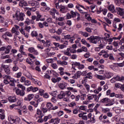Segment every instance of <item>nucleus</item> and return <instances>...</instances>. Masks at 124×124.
Here are the masks:
<instances>
[{"label": "nucleus", "instance_id": "obj_33", "mask_svg": "<svg viewBox=\"0 0 124 124\" xmlns=\"http://www.w3.org/2000/svg\"><path fill=\"white\" fill-rule=\"evenodd\" d=\"M53 106V105L51 102H48L46 104V107L49 110H52Z\"/></svg>", "mask_w": 124, "mask_h": 124}, {"label": "nucleus", "instance_id": "obj_59", "mask_svg": "<svg viewBox=\"0 0 124 124\" xmlns=\"http://www.w3.org/2000/svg\"><path fill=\"white\" fill-rule=\"evenodd\" d=\"M18 69H19V67H18V66H17V65H15L12 68L13 71H17V70H18Z\"/></svg>", "mask_w": 124, "mask_h": 124}, {"label": "nucleus", "instance_id": "obj_46", "mask_svg": "<svg viewBox=\"0 0 124 124\" xmlns=\"http://www.w3.org/2000/svg\"><path fill=\"white\" fill-rule=\"evenodd\" d=\"M22 100H18L17 101V102L15 104L16 105V106H21L22 105Z\"/></svg>", "mask_w": 124, "mask_h": 124}, {"label": "nucleus", "instance_id": "obj_35", "mask_svg": "<svg viewBox=\"0 0 124 124\" xmlns=\"http://www.w3.org/2000/svg\"><path fill=\"white\" fill-rule=\"evenodd\" d=\"M20 31L21 33H22V34H23V35H24L25 37H26V38H28V37H29V34L25 32L24 29H20Z\"/></svg>", "mask_w": 124, "mask_h": 124}, {"label": "nucleus", "instance_id": "obj_30", "mask_svg": "<svg viewBox=\"0 0 124 124\" xmlns=\"http://www.w3.org/2000/svg\"><path fill=\"white\" fill-rule=\"evenodd\" d=\"M81 42H82V44H83V45H86L87 47H88V48L89 47H91V45H90V44L88 43V42L84 39H82L81 41Z\"/></svg>", "mask_w": 124, "mask_h": 124}, {"label": "nucleus", "instance_id": "obj_31", "mask_svg": "<svg viewBox=\"0 0 124 124\" xmlns=\"http://www.w3.org/2000/svg\"><path fill=\"white\" fill-rule=\"evenodd\" d=\"M61 80H62V78H61L60 77L57 78H52L51 79V81L52 82H53V83H58L60 82Z\"/></svg>", "mask_w": 124, "mask_h": 124}, {"label": "nucleus", "instance_id": "obj_26", "mask_svg": "<svg viewBox=\"0 0 124 124\" xmlns=\"http://www.w3.org/2000/svg\"><path fill=\"white\" fill-rule=\"evenodd\" d=\"M78 117L79 118H82V119L84 120V121H88V116L87 115H84L82 113H79L78 114Z\"/></svg>", "mask_w": 124, "mask_h": 124}, {"label": "nucleus", "instance_id": "obj_10", "mask_svg": "<svg viewBox=\"0 0 124 124\" xmlns=\"http://www.w3.org/2000/svg\"><path fill=\"white\" fill-rule=\"evenodd\" d=\"M8 120L9 122H10V123H11L12 124H14V123H18L19 119V118L14 119L13 116H10L8 117Z\"/></svg>", "mask_w": 124, "mask_h": 124}, {"label": "nucleus", "instance_id": "obj_62", "mask_svg": "<svg viewBox=\"0 0 124 124\" xmlns=\"http://www.w3.org/2000/svg\"><path fill=\"white\" fill-rule=\"evenodd\" d=\"M20 81L21 83H25L26 81V78H25V77H21Z\"/></svg>", "mask_w": 124, "mask_h": 124}, {"label": "nucleus", "instance_id": "obj_48", "mask_svg": "<svg viewBox=\"0 0 124 124\" xmlns=\"http://www.w3.org/2000/svg\"><path fill=\"white\" fill-rule=\"evenodd\" d=\"M53 45H54V46H55L56 50H59V48L58 47H59V46H60V43H56V42H53Z\"/></svg>", "mask_w": 124, "mask_h": 124}, {"label": "nucleus", "instance_id": "obj_57", "mask_svg": "<svg viewBox=\"0 0 124 124\" xmlns=\"http://www.w3.org/2000/svg\"><path fill=\"white\" fill-rule=\"evenodd\" d=\"M76 9H78V10L79 11L80 13H81V14H82V13H84V11L83 10H82V9H81V8L79 6L77 5L76 6Z\"/></svg>", "mask_w": 124, "mask_h": 124}, {"label": "nucleus", "instance_id": "obj_44", "mask_svg": "<svg viewBox=\"0 0 124 124\" xmlns=\"http://www.w3.org/2000/svg\"><path fill=\"white\" fill-rule=\"evenodd\" d=\"M39 93L42 96L43 95H44V94L45 93V91L43 89H40L39 90Z\"/></svg>", "mask_w": 124, "mask_h": 124}, {"label": "nucleus", "instance_id": "obj_19", "mask_svg": "<svg viewBox=\"0 0 124 124\" xmlns=\"http://www.w3.org/2000/svg\"><path fill=\"white\" fill-rule=\"evenodd\" d=\"M8 100L9 102L12 103L13 102H16V101L17 99L16 98V96H10L8 98Z\"/></svg>", "mask_w": 124, "mask_h": 124}, {"label": "nucleus", "instance_id": "obj_61", "mask_svg": "<svg viewBox=\"0 0 124 124\" xmlns=\"http://www.w3.org/2000/svg\"><path fill=\"white\" fill-rule=\"evenodd\" d=\"M62 32V30L61 28L58 29V30L56 31V33H57V34H58L59 35H61Z\"/></svg>", "mask_w": 124, "mask_h": 124}, {"label": "nucleus", "instance_id": "obj_54", "mask_svg": "<svg viewBox=\"0 0 124 124\" xmlns=\"http://www.w3.org/2000/svg\"><path fill=\"white\" fill-rule=\"evenodd\" d=\"M64 39H66L67 40H69V39L71 38V35H70V34L64 35Z\"/></svg>", "mask_w": 124, "mask_h": 124}, {"label": "nucleus", "instance_id": "obj_63", "mask_svg": "<svg viewBox=\"0 0 124 124\" xmlns=\"http://www.w3.org/2000/svg\"><path fill=\"white\" fill-rule=\"evenodd\" d=\"M25 86H30L31 82L30 80H25Z\"/></svg>", "mask_w": 124, "mask_h": 124}, {"label": "nucleus", "instance_id": "obj_38", "mask_svg": "<svg viewBox=\"0 0 124 124\" xmlns=\"http://www.w3.org/2000/svg\"><path fill=\"white\" fill-rule=\"evenodd\" d=\"M31 35L32 37H37V35H38V33H37V31H33L31 32Z\"/></svg>", "mask_w": 124, "mask_h": 124}, {"label": "nucleus", "instance_id": "obj_42", "mask_svg": "<svg viewBox=\"0 0 124 124\" xmlns=\"http://www.w3.org/2000/svg\"><path fill=\"white\" fill-rule=\"evenodd\" d=\"M40 18H41V15H38L37 16H36V21H37V22H38V21H44V18H43V19H42V20H41V19H40Z\"/></svg>", "mask_w": 124, "mask_h": 124}, {"label": "nucleus", "instance_id": "obj_49", "mask_svg": "<svg viewBox=\"0 0 124 124\" xmlns=\"http://www.w3.org/2000/svg\"><path fill=\"white\" fill-rule=\"evenodd\" d=\"M64 20V18L62 17H59L56 18V21H59L60 22H62Z\"/></svg>", "mask_w": 124, "mask_h": 124}, {"label": "nucleus", "instance_id": "obj_56", "mask_svg": "<svg viewBox=\"0 0 124 124\" xmlns=\"http://www.w3.org/2000/svg\"><path fill=\"white\" fill-rule=\"evenodd\" d=\"M76 75H77L78 78H80V76L82 75V72L80 71H77Z\"/></svg>", "mask_w": 124, "mask_h": 124}, {"label": "nucleus", "instance_id": "obj_39", "mask_svg": "<svg viewBox=\"0 0 124 124\" xmlns=\"http://www.w3.org/2000/svg\"><path fill=\"white\" fill-rule=\"evenodd\" d=\"M102 113H108V112H110V108H102Z\"/></svg>", "mask_w": 124, "mask_h": 124}, {"label": "nucleus", "instance_id": "obj_34", "mask_svg": "<svg viewBox=\"0 0 124 124\" xmlns=\"http://www.w3.org/2000/svg\"><path fill=\"white\" fill-rule=\"evenodd\" d=\"M17 87L19 89H21V91H23V92L26 91V87H25V86L23 85L22 84H17Z\"/></svg>", "mask_w": 124, "mask_h": 124}, {"label": "nucleus", "instance_id": "obj_28", "mask_svg": "<svg viewBox=\"0 0 124 124\" xmlns=\"http://www.w3.org/2000/svg\"><path fill=\"white\" fill-rule=\"evenodd\" d=\"M94 97V94H89L87 95V101H91V100H93Z\"/></svg>", "mask_w": 124, "mask_h": 124}, {"label": "nucleus", "instance_id": "obj_43", "mask_svg": "<svg viewBox=\"0 0 124 124\" xmlns=\"http://www.w3.org/2000/svg\"><path fill=\"white\" fill-rule=\"evenodd\" d=\"M52 38L55 39L56 41H60L61 40V37H60L59 36L53 35L52 36Z\"/></svg>", "mask_w": 124, "mask_h": 124}, {"label": "nucleus", "instance_id": "obj_50", "mask_svg": "<svg viewBox=\"0 0 124 124\" xmlns=\"http://www.w3.org/2000/svg\"><path fill=\"white\" fill-rule=\"evenodd\" d=\"M123 27H124V23H123V24H122V23L119 24V28H117L118 31H122V29H123Z\"/></svg>", "mask_w": 124, "mask_h": 124}, {"label": "nucleus", "instance_id": "obj_21", "mask_svg": "<svg viewBox=\"0 0 124 124\" xmlns=\"http://www.w3.org/2000/svg\"><path fill=\"white\" fill-rule=\"evenodd\" d=\"M31 81H32V82H33V83H34L35 85H37L38 86H41L42 85L41 81L37 79H35L33 78H32Z\"/></svg>", "mask_w": 124, "mask_h": 124}, {"label": "nucleus", "instance_id": "obj_24", "mask_svg": "<svg viewBox=\"0 0 124 124\" xmlns=\"http://www.w3.org/2000/svg\"><path fill=\"white\" fill-rule=\"evenodd\" d=\"M16 82L17 81H16V80H15V79H12L10 80L9 84L10 86H11L12 87H15V83H16Z\"/></svg>", "mask_w": 124, "mask_h": 124}, {"label": "nucleus", "instance_id": "obj_4", "mask_svg": "<svg viewBox=\"0 0 124 124\" xmlns=\"http://www.w3.org/2000/svg\"><path fill=\"white\" fill-rule=\"evenodd\" d=\"M115 10L117 14L121 17V19H124V9L121 7H117Z\"/></svg>", "mask_w": 124, "mask_h": 124}, {"label": "nucleus", "instance_id": "obj_52", "mask_svg": "<svg viewBox=\"0 0 124 124\" xmlns=\"http://www.w3.org/2000/svg\"><path fill=\"white\" fill-rule=\"evenodd\" d=\"M22 13H20V11H16V14H15V16H13V18H16V17H17L20 14H21Z\"/></svg>", "mask_w": 124, "mask_h": 124}, {"label": "nucleus", "instance_id": "obj_20", "mask_svg": "<svg viewBox=\"0 0 124 124\" xmlns=\"http://www.w3.org/2000/svg\"><path fill=\"white\" fill-rule=\"evenodd\" d=\"M59 9L61 13H66L67 8H65V6L61 5Z\"/></svg>", "mask_w": 124, "mask_h": 124}, {"label": "nucleus", "instance_id": "obj_13", "mask_svg": "<svg viewBox=\"0 0 124 124\" xmlns=\"http://www.w3.org/2000/svg\"><path fill=\"white\" fill-rule=\"evenodd\" d=\"M33 97H34L33 94H29L28 95L27 97L24 98V100L25 101H31V99H33Z\"/></svg>", "mask_w": 124, "mask_h": 124}, {"label": "nucleus", "instance_id": "obj_8", "mask_svg": "<svg viewBox=\"0 0 124 124\" xmlns=\"http://www.w3.org/2000/svg\"><path fill=\"white\" fill-rule=\"evenodd\" d=\"M49 13L51 16H52V18L55 19L56 18V16H55V14H56L57 15H60V13L57 11V10L55 8H52L50 10Z\"/></svg>", "mask_w": 124, "mask_h": 124}, {"label": "nucleus", "instance_id": "obj_11", "mask_svg": "<svg viewBox=\"0 0 124 124\" xmlns=\"http://www.w3.org/2000/svg\"><path fill=\"white\" fill-rule=\"evenodd\" d=\"M16 93L17 95H19L20 96H24L25 95V91L20 90L18 88L16 90Z\"/></svg>", "mask_w": 124, "mask_h": 124}, {"label": "nucleus", "instance_id": "obj_14", "mask_svg": "<svg viewBox=\"0 0 124 124\" xmlns=\"http://www.w3.org/2000/svg\"><path fill=\"white\" fill-rule=\"evenodd\" d=\"M113 75H114L113 74V73L108 71L106 72V73L104 74V76L105 78H107V79H109L111 77H113Z\"/></svg>", "mask_w": 124, "mask_h": 124}, {"label": "nucleus", "instance_id": "obj_9", "mask_svg": "<svg viewBox=\"0 0 124 124\" xmlns=\"http://www.w3.org/2000/svg\"><path fill=\"white\" fill-rule=\"evenodd\" d=\"M66 86H67V83L65 82H60L58 84L59 88H60L61 90H65V89H66Z\"/></svg>", "mask_w": 124, "mask_h": 124}, {"label": "nucleus", "instance_id": "obj_16", "mask_svg": "<svg viewBox=\"0 0 124 124\" xmlns=\"http://www.w3.org/2000/svg\"><path fill=\"white\" fill-rule=\"evenodd\" d=\"M24 17H25V14L21 13L16 19L17 21H24Z\"/></svg>", "mask_w": 124, "mask_h": 124}, {"label": "nucleus", "instance_id": "obj_2", "mask_svg": "<svg viewBox=\"0 0 124 124\" xmlns=\"http://www.w3.org/2000/svg\"><path fill=\"white\" fill-rule=\"evenodd\" d=\"M35 118H39L37 121L38 123H43V114H42V111L39 109H37L36 114L34 115Z\"/></svg>", "mask_w": 124, "mask_h": 124}, {"label": "nucleus", "instance_id": "obj_51", "mask_svg": "<svg viewBox=\"0 0 124 124\" xmlns=\"http://www.w3.org/2000/svg\"><path fill=\"white\" fill-rule=\"evenodd\" d=\"M84 58H85V59H89V58H90V57H91V53H90V52H88L87 53H85L84 55Z\"/></svg>", "mask_w": 124, "mask_h": 124}, {"label": "nucleus", "instance_id": "obj_36", "mask_svg": "<svg viewBox=\"0 0 124 124\" xmlns=\"http://www.w3.org/2000/svg\"><path fill=\"white\" fill-rule=\"evenodd\" d=\"M85 78L87 79H93V73L92 72H89L87 73V76Z\"/></svg>", "mask_w": 124, "mask_h": 124}, {"label": "nucleus", "instance_id": "obj_17", "mask_svg": "<svg viewBox=\"0 0 124 124\" xmlns=\"http://www.w3.org/2000/svg\"><path fill=\"white\" fill-rule=\"evenodd\" d=\"M19 6L20 7H26V6H28V3L24 0H21L19 2Z\"/></svg>", "mask_w": 124, "mask_h": 124}, {"label": "nucleus", "instance_id": "obj_18", "mask_svg": "<svg viewBox=\"0 0 124 124\" xmlns=\"http://www.w3.org/2000/svg\"><path fill=\"white\" fill-rule=\"evenodd\" d=\"M100 102L103 104H106V103H109L110 102V99L108 97L103 98L100 100Z\"/></svg>", "mask_w": 124, "mask_h": 124}, {"label": "nucleus", "instance_id": "obj_25", "mask_svg": "<svg viewBox=\"0 0 124 124\" xmlns=\"http://www.w3.org/2000/svg\"><path fill=\"white\" fill-rule=\"evenodd\" d=\"M94 77L97 78V79H99L100 80H106V78H105V76L99 75L98 74H95Z\"/></svg>", "mask_w": 124, "mask_h": 124}, {"label": "nucleus", "instance_id": "obj_32", "mask_svg": "<svg viewBox=\"0 0 124 124\" xmlns=\"http://www.w3.org/2000/svg\"><path fill=\"white\" fill-rule=\"evenodd\" d=\"M30 104H31V105H33V106H34V107L36 108L38 106V102H37V101H31V102H30Z\"/></svg>", "mask_w": 124, "mask_h": 124}, {"label": "nucleus", "instance_id": "obj_3", "mask_svg": "<svg viewBox=\"0 0 124 124\" xmlns=\"http://www.w3.org/2000/svg\"><path fill=\"white\" fill-rule=\"evenodd\" d=\"M87 40H89L90 43L96 44V43H97V41L100 40V38L99 36H91L90 37L88 38Z\"/></svg>", "mask_w": 124, "mask_h": 124}, {"label": "nucleus", "instance_id": "obj_7", "mask_svg": "<svg viewBox=\"0 0 124 124\" xmlns=\"http://www.w3.org/2000/svg\"><path fill=\"white\" fill-rule=\"evenodd\" d=\"M28 4L30 6H35L37 8H39V2L37 1L33 0H29L28 1Z\"/></svg>", "mask_w": 124, "mask_h": 124}, {"label": "nucleus", "instance_id": "obj_5", "mask_svg": "<svg viewBox=\"0 0 124 124\" xmlns=\"http://www.w3.org/2000/svg\"><path fill=\"white\" fill-rule=\"evenodd\" d=\"M12 49V46H8L6 47L5 46H2L0 48V51L1 52H3L5 51L4 54H9L10 53V50Z\"/></svg>", "mask_w": 124, "mask_h": 124}, {"label": "nucleus", "instance_id": "obj_60", "mask_svg": "<svg viewBox=\"0 0 124 124\" xmlns=\"http://www.w3.org/2000/svg\"><path fill=\"white\" fill-rule=\"evenodd\" d=\"M51 66L52 67L53 69H57L58 68V65L56 63H52L51 64Z\"/></svg>", "mask_w": 124, "mask_h": 124}, {"label": "nucleus", "instance_id": "obj_64", "mask_svg": "<svg viewBox=\"0 0 124 124\" xmlns=\"http://www.w3.org/2000/svg\"><path fill=\"white\" fill-rule=\"evenodd\" d=\"M35 49L34 47H30L28 48V51L30 52V53H33V51H34Z\"/></svg>", "mask_w": 124, "mask_h": 124}, {"label": "nucleus", "instance_id": "obj_58", "mask_svg": "<svg viewBox=\"0 0 124 124\" xmlns=\"http://www.w3.org/2000/svg\"><path fill=\"white\" fill-rule=\"evenodd\" d=\"M86 96H87V95H86V94H82L80 95V99L83 101L84 100H85V97H86Z\"/></svg>", "mask_w": 124, "mask_h": 124}, {"label": "nucleus", "instance_id": "obj_41", "mask_svg": "<svg viewBox=\"0 0 124 124\" xmlns=\"http://www.w3.org/2000/svg\"><path fill=\"white\" fill-rule=\"evenodd\" d=\"M84 87H85L87 93H89L90 92V89L91 88V86H90V85L87 84H85L84 85Z\"/></svg>", "mask_w": 124, "mask_h": 124}, {"label": "nucleus", "instance_id": "obj_12", "mask_svg": "<svg viewBox=\"0 0 124 124\" xmlns=\"http://www.w3.org/2000/svg\"><path fill=\"white\" fill-rule=\"evenodd\" d=\"M1 67L4 70L5 73H6L8 75L10 74V69L8 67V66L6 65H1Z\"/></svg>", "mask_w": 124, "mask_h": 124}, {"label": "nucleus", "instance_id": "obj_45", "mask_svg": "<svg viewBox=\"0 0 124 124\" xmlns=\"http://www.w3.org/2000/svg\"><path fill=\"white\" fill-rule=\"evenodd\" d=\"M104 19L105 21H106V22L107 23V24H108L109 25H111V24H112V22H111V20L108 18L104 17Z\"/></svg>", "mask_w": 124, "mask_h": 124}, {"label": "nucleus", "instance_id": "obj_6", "mask_svg": "<svg viewBox=\"0 0 124 124\" xmlns=\"http://www.w3.org/2000/svg\"><path fill=\"white\" fill-rule=\"evenodd\" d=\"M73 67H75V66H78V69L81 70L85 68V65L84 64H81L80 62H75L72 64Z\"/></svg>", "mask_w": 124, "mask_h": 124}, {"label": "nucleus", "instance_id": "obj_29", "mask_svg": "<svg viewBox=\"0 0 124 124\" xmlns=\"http://www.w3.org/2000/svg\"><path fill=\"white\" fill-rule=\"evenodd\" d=\"M17 58H16V61L20 62H23V59H22V58H23V55L21 53H18L17 55Z\"/></svg>", "mask_w": 124, "mask_h": 124}, {"label": "nucleus", "instance_id": "obj_23", "mask_svg": "<svg viewBox=\"0 0 124 124\" xmlns=\"http://www.w3.org/2000/svg\"><path fill=\"white\" fill-rule=\"evenodd\" d=\"M78 33H80V34H81L82 36H84V37H89V34L87 32L80 31H78Z\"/></svg>", "mask_w": 124, "mask_h": 124}, {"label": "nucleus", "instance_id": "obj_53", "mask_svg": "<svg viewBox=\"0 0 124 124\" xmlns=\"http://www.w3.org/2000/svg\"><path fill=\"white\" fill-rule=\"evenodd\" d=\"M118 81H119V82H122L123 83H124V76H119Z\"/></svg>", "mask_w": 124, "mask_h": 124}, {"label": "nucleus", "instance_id": "obj_22", "mask_svg": "<svg viewBox=\"0 0 124 124\" xmlns=\"http://www.w3.org/2000/svg\"><path fill=\"white\" fill-rule=\"evenodd\" d=\"M24 75L25 76H26V77L29 78L30 80H32V79L33 78L32 76H31V74H30V72L28 71L24 73Z\"/></svg>", "mask_w": 124, "mask_h": 124}, {"label": "nucleus", "instance_id": "obj_15", "mask_svg": "<svg viewBox=\"0 0 124 124\" xmlns=\"http://www.w3.org/2000/svg\"><path fill=\"white\" fill-rule=\"evenodd\" d=\"M108 10L109 11H110V12H111V13H116V10L115 9V6H114V5H113V4H111L109 6H108Z\"/></svg>", "mask_w": 124, "mask_h": 124}, {"label": "nucleus", "instance_id": "obj_40", "mask_svg": "<svg viewBox=\"0 0 124 124\" xmlns=\"http://www.w3.org/2000/svg\"><path fill=\"white\" fill-rule=\"evenodd\" d=\"M71 16L72 18H75V17H76V16H77V15L78 14V13L77 12H73V11H71L70 12Z\"/></svg>", "mask_w": 124, "mask_h": 124}, {"label": "nucleus", "instance_id": "obj_55", "mask_svg": "<svg viewBox=\"0 0 124 124\" xmlns=\"http://www.w3.org/2000/svg\"><path fill=\"white\" fill-rule=\"evenodd\" d=\"M46 22L48 23V24H51L52 23H53L52 21H53V19H52L51 17H48L46 19Z\"/></svg>", "mask_w": 124, "mask_h": 124}, {"label": "nucleus", "instance_id": "obj_37", "mask_svg": "<svg viewBox=\"0 0 124 124\" xmlns=\"http://www.w3.org/2000/svg\"><path fill=\"white\" fill-rule=\"evenodd\" d=\"M67 90H68V91L69 92H70L71 91V92H72L73 93H77V90L73 88V87H68Z\"/></svg>", "mask_w": 124, "mask_h": 124}, {"label": "nucleus", "instance_id": "obj_47", "mask_svg": "<svg viewBox=\"0 0 124 124\" xmlns=\"http://www.w3.org/2000/svg\"><path fill=\"white\" fill-rule=\"evenodd\" d=\"M5 33V35H7V36H8L9 37H12V36H13L12 33L9 31H6Z\"/></svg>", "mask_w": 124, "mask_h": 124}, {"label": "nucleus", "instance_id": "obj_1", "mask_svg": "<svg viewBox=\"0 0 124 124\" xmlns=\"http://www.w3.org/2000/svg\"><path fill=\"white\" fill-rule=\"evenodd\" d=\"M71 95V92L70 91H61L60 93L58 95V98L62 99L66 102H69L70 96Z\"/></svg>", "mask_w": 124, "mask_h": 124}, {"label": "nucleus", "instance_id": "obj_27", "mask_svg": "<svg viewBox=\"0 0 124 124\" xmlns=\"http://www.w3.org/2000/svg\"><path fill=\"white\" fill-rule=\"evenodd\" d=\"M19 51L21 53L22 55H24V56H27V54L24 51V46L21 45L19 49Z\"/></svg>", "mask_w": 124, "mask_h": 124}]
</instances>
